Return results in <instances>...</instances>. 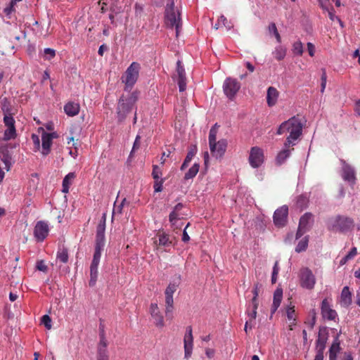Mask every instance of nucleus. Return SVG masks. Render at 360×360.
<instances>
[{
	"mask_svg": "<svg viewBox=\"0 0 360 360\" xmlns=\"http://www.w3.org/2000/svg\"><path fill=\"white\" fill-rule=\"evenodd\" d=\"M165 21L167 27H175L177 37L181 27V21L179 11L174 8L173 0H168L165 8Z\"/></svg>",
	"mask_w": 360,
	"mask_h": 360,
	"instance_id": "3",
	"label": "nucleus"
},
{
	"mask_svg": "<svg viewBox=\"0 0 360 360\" xmlns=\"http://www.w3.org/2000/svg\"><path fill=\"white\" fill-rule=\"evenodd\" d=\"M248 161L252 168L259 167L264 161L263 150L257 146L252 147L250 151Z\"/></svg>",
	"mask_w": 360,
	"mask_h": 360,
	"instance_id": "10",
	"label": "nucleus"
},
{
	"mask_svg": "<svg viewBox=\"0 0 360 360\" xmlns=\"http://www.w3.org/2000/svg\"><path fill=\"white\" fill-rule=\"evenodd\" d=\"M323 11H326L328 12V17L329 18L332 20V21H334V20H338L340 23V25L343 27V25H342V22L341 21V20L335 15V11H334V9L333 8V7L331 6V8L329 7V3L328 2L327 3V8H322Z\"/></svg>",
	"mask_w": 360,
	"mask_h": 360,
	"instance_id": "38",
	"label": "nucleus"
},
{
	"mask_svg": "<svg viewBox=\"0 0 360 360\" xmlns=\"http://www.w3.org/2000/svg\"><path fill=\"white\" fill-rule=\"evenodd\" d=\"M172 311H173V305H166L165 307V314L166 316L171 319L172 318Z\"/></svg>",
	"mask_w": 360,
	"mask_h": 360,
	"instance_id": "56",
	"label": "nucleus"
},
{
	"mask_svg": "<svg viewBox=\"0 0 360 360\" xmlns=\"http://www.w3.org/2000/svg\"><path fill=\"white\" fill-rule=\"evenodd\" d=\"M310 316H311V319L309 321V324L310 326V328H313V327H314V326L315 325V323H316V312H315L314 310H312L310 312Z\"/></svg>",
	"mask_w": 360,
	"mask_h": 360,
	"instance_id": "58",
	"label": "nucleus"
},
{
	"mask_svg": "<svg viewBox=\"0 0 360 360\" xmlns=\"http://www.w3.org/2000/svg\"><path fill=\"white\" fill-rule=\"evenodd\" d=\"M354 225V220L348 217L338 215L328 221V229L330 231L346 233L350 231Z\"/></svg>",
	"mask_w": 360,
	"mask_h": 360,
	"instance_id": "4",
	"label": "nucleus"
},
{
	"mask_svg": "<svg viewBox=\"0 0 360 360\" xmlns=\"http://www.w3.org/2000/svg\"><path fill=\"white\" fill-rule=\"evenodd\" d=\"M292 53L296 56H302L303 53V44L300 41H297L292 44Z\"/></svg>",
	"mask_w": 360,
	"mask_h": 360,
	"instance_id": "40",
	"label": "nucleus"
},
{
	"mask_svg": "<svg viewBox=\"0 0 360 360\" xmlns=\"http://www.w3.org/2000/svg\"><path fill=\"white\" fill-rule=\"evenodd\" d=\"M150 314L154 319L155 323L158 327L164 326L163 317L160 314L158 304L152 303L150 307Z\"/></svg>",
	"mask_w": 360,
	"mask_h": 360,
	"instance_id": "20",
	"label": "nucleus"
},
{
	"mask_svg": "<svg viewBox=\"0 0 360 360\" xmlns=\"http://www.w3.org/2000/svg\"><path fill=\"white\" fill-rule=\"evenodd\" d=\"M116 203V202H115V204ZM127 203V200L126 198H124L121 203L118 205H115L114 206V208H113V210H112V215H115V214H121L122 212V209H123V207L124 206V205Z\"/></svg>",
	"mask_w": 360,
	"mask_h": 360,
	"instance_id": "43",
	"label": "nucleus"
},
{
	"mask_svg": "<svg viewBox=\"0 0 360 360\" xmlns=\"http://www.w3.org/2000/svg\"><path fill=\"white\" fill-rule=\"evenodd\" d=\"M138 97V92L133 91L127 96L122 95L120 98L117 107V114L119 122H122L126 118L127 114L132 110L137 101Z\"/></svg>",
	"mask_w": 360,
	"mask_h": 360,
	"instance_id": "2",
	"label": "nucleus"
},
{
	"mask_svg": "<svg viewBox=\"0 0 360 360\" xmlns=\"http://www.w3.org/2000/svg\"><path fill=\"white\" fill-rule=\"evenodd\" d=\"M103 348V350H107L106 347H107V342H106V340L105 339V338L103 337V335H101V340H100V342H99V345H98V350L101 348Z\"/></svg>",
	"mask_w": 360,
	"mask_h": 360,
	"instance_id": "57",
	"label": "nucleus"
},
{
	"mask_svg": "<svg viewBox=\"0 0 360 360\" xmlns=\"http://www.w3.org/2000/svg\"><path fill=\"white\" fill-rule=\"evenodd\" d=\"M340 162L342 164V178L344 181L348 182L349 185L354 186L356 180L354 168L343 160H341Z\"/></svg>",
	"mask_w": 360,
	"mask_h": 360,
	"instance_id": "13",
	"label": "nucleus"
},
{
	"mask_svg": "<svg viewBox=\"0 0 360 360\" xmlns=\"http://www.w3.org/2000/svg\"><path fill=\"white\" fill-rule=\"evenodd\" d=\"M49 226L47 222L39 221L34 228V236L37 242H43L49 235Z\"/></svg>",
	"mask_w": 360,
	"mask_h": 360,
	"instance_id": "14",
	"label": "nucleus"
},
{
	"mask_svg": "<svg viewBox=\"0 0 360 360\" xmlns=\"http://www.w3.org/2000/svg\"><path fill=\"white\" fill-rule=\"evenodd\" d=\"M68 249L65 247L58 249L57 252V259L63 263H67L68 261Z\"/></svg>",
	"mask_w": 360,
	"mask_h": 360,
	"instance_id": "33",
	"label": "nucleus"
},
{
	"mask_svg": "<svg viewBox=\"0 0 360 360\" xmlns=\"http://www.w3.org/2000/svg\"><path fill=\"white\" fill-rule=\"evenodd\" d=\"M32 140L33 141V143H34L35 148L37 150H39V148H40V139H39V136H37L36 134H32Z\"/></svg>",
	"mask_w": 360,
	"mask_h": 360,
	"instance_id": "54",
	"label": "nucleus"
},
{
	"mask_svg": "<svg viewBox=\"0 0 360 360\" xmlns=\"http://www.w3.org/2000/svg\"><path fill=\"white\" fill-rule=\"evenodd\" d=\"M36 268L37 270L43 272H45L47 270V266L43 260H40L37 262Z\"/></svg>",
	"mask_w": 360,
	"mask_h": 360,
	"instance_id": "53",
	"label": "nucleus"
},
{
	"mask_svg": "<svg viewBox=\"0 0 360 360\" xmlns=\"http://www.w3.org/2000/svg\"><path fill=\"white\" fill-rule=\"evenodd\" d=\"M321 314L323 319L335 322L339 320L338 313L333 309L330 301L327 298L323 299L321 302Z\"/></svg>",
	"mask_w": 360,
	"mask_h": 360,
	"instance_id": "9",
	"label": "nucleus"
},
{
	"mask_svg": "<svg viewBox=\"0 0 360 360\" xmlns=\"http://www.w3.org/2000/svg\"><path fill=\"white\" fill-rule=\"evenodd\" d=\"M326 340H327V338L324 335H319V338L316 340V347L317 352H323L325 347H326Z\"/></svg>",
	"mask_w": 360,
	"mask_h": 360,
	"instance_id": "36",
	"label": "nucleus"
},
{
	"mask_svg": "<svg viewBox=\"0 0 360 360\" xmlns=\"http://www.w3.org/2000/svg\"><path fill=\"white\" fill-rule=\"evenodd\" d=\"M15 4H13L12 1L9 3V4L4 8V12L7 15L9 16L13 11H15Z\"/></svg>",
	"mask_w": 360,
	"mask_h": 360,
	"instance_id": "52",
	"label": "nucleus"
},
{
	"mask_svg": "<svg viewBox=\"0 0 360 360\" xmlns=\"http://www.w3.org/2000/svg\"><path fill=\"white\" fill-rule=\"evenodd\" d=\"M300 281L302 288L312 290L316 284V277L308 267H302L300 271Z\"/></svg>",
	"mask_w": 360,
	"mask_h": 360,
	"instance_id": "7",
	"label": "nucleus"
},
{
	"mask_svg": "<svg viewBox=\"0 0 360 360\" xmlns=\"http://www.w3.org/2000/svg\"><path fill=\"white\" fill-rule=\"evenodd\" d=\"M309 243V237L305 236L304 238L300 240L295 248V251L298 253L305 251L307 248Z\"/></svg>",
	"mask_w": 360,
	"mask_h": 360,
	"instance_id": "35",
	"label": "nucleus"
},
{
	"mask_svg": "<svg viewBox=\"0 0 360 360\" xmlns=\"http://www.w3.org/2000/svg\"><path fill=\"white\" fill-rule=\"evenodd\" d=\"M98 278V267L90 266V280L89 285L93 287L95 285Z\"/></svg>",
	"mask_w": 360,
	"mask_h": 360,
	"instance_id": "39",
	"label": "nucleus"
},
{
	"mask_svg": "<svg viewBox=\"0 0 360 360\" xmlns=\"http://www.w3.org/2000/svg\"><path fill=\"white\" fill-rule=\"evenodd\" d=\"M288 148L289 147L285 148L284 146V148L278 153L276 158V162L277 165H282L290 157L291 150H290Z\"/></svg>",
	"mask_w": 360,
	"mask_h": 360,
	"instance_id": "29",
	"label": "nucleus"
},
{
	"mask_svg": "<svg viewBox=\"0 0 360 360\" xmlns=\"http://www.w3.org/2000/svg\"><path fill=\"white\" fill-rule=\"evenodd\" d=\"M278 98V91L273 86H270L267 89L266 103L269 107L276 105Z\"/></svg>",
	"mask_w": 360,
	"mask_h": 360,
	"instance_id": "21",
	"label": "nucleus"
},
{
	"mask_svg": "<svg viewBox=\"0 0 360 360\" xmlns=\"http://www.w3.org/2000/svg\"><path fill=\"white\" fill-rule=\"evenodd\" d=\"M40 56L46 60H51L56 56V51L51 48H46L40 53Z\"/></svg>",
	"mask_w": 360,
	"mask_h": 360,
	"instance_id": "34",
	"label": "nucleus"
},
{
	"mask_svg": "<svg viewBox=\"0 0 360 360\" xmlns=\"http://www.w3.org/2000/svg\"><path fill=\"white\" fill-rule=\"evenodd\" d=\"M164 183V179H160L158 180H155L154 183V191L156 193L161 192L162 191V184Z\"/></svg>",
	"mask_w": 360,
	"mask_h": 360,
	"instance_id": "47",
	"label": "nucleus"
},
{
	"mask_svg": "<svg viewBox=\"0 0 360 360\" xmlns=\"http://www.w3.org/2000/svg\"><path fill=\"white\" fill-rule=\"evenodd\" d=\"M183 207L184 205L182 203H178L169 214V219L172 225H174L176 221L180 219L179 211L183 208Z\"/></svg>",
	"mask_w": 360,
	"mask_h": 360,
	"instance_id": "28",
	"label": "nucleus"
},
{
	"mask_svg": "<svg viewBox=\"0 0 360 360\" xmlns=\"http://www.w3.org/2000/svg\"><path fill=\"white\" fill-rule=\"evenodd\" d=\"M357 254V249L355 247H353L351 250L348 252L347 255V257H349L350 259L354 258V257Z\"/></svg>",
	"mask_w": 360,
	"mask_h": 360,
	"instance_id": "61",
	"label": "nucleus"
},
{
	"mask_svg": "<svg viewBox=\"0 0 360 360\" xmlns=\"http://www.w3.org/2000/svg\"><path fill=\"white\" fill-rule=\"evenodd\" d=\"M219 20L221 21V25L224 26L228 30H231L233 27V24L231 22H229L226 18L221 15L219 17Z\"/></svg>",
	"mask_w": 360,
	"mask_h": 360,
	"instance_id": "46",
	"label": "nucleus"
},
{
	"mask_svg": "<svg viewBox=\"0 0 360 360\" xmlns=\"http://www.w3.org/2000/svg\"><path fill=\"white\" fill-rule=\"evenodd\" d=\"M278 271H279V267H278V262H276L274 264V266L273 267V271H272L271 282L273 283H275L276 282L277 275L278 274Z\"/></svg>",
	"mask_w": 360,
	"mask_h": 360,
	"instance_id": "48",
	"label": "nucleus"
},
{
	"mask_svg": "<svg viewBox=\"0 0 360 360\" xmlns=\"http://www.w3.org/2000/svg\"><path fill=\"white\" fill-rule=\"evenodd\" d=\"M195 155V152L193 151V150H191L189 151L188 153H187V155L184 160V162H187L189 164V162L191 161V160L193 159V156Z\"/></svg>",
	"mask_w": 360,
	"mask_h": 360,
	"instance_id": "60",
	"label": "nucleus"
},
{
	"mask_svg": "<svg viewBox=\"0 0 360 360\" xmlns=\"http://www.w3.org/2000/svg\"><path fill=\"white\" fill-rule=\"evenodd\" d=\"M341 349L338 338H336L329 349V360H338V354Z\"/></svg>",
	"mask_w": 360,
	"mask_h": 360,
	"instance_id": "24",
	"label": "nucleus"
},
{
	"mask_svg": "<svg viewBox=\"0 0 360 360\" xmlns=\"http://www.w3.org/2000/svg\"><path fill=\"white\" fill-rule=\"evenodd\" d=\"M152 176L155 180H158L161 179L162 171L158 165H153Z\"/></svg>",
	"mask_w": 360,
	"mask_h": 360,
	"instance_id": "45",
	"label": "nucleus"
},
{
	"mask_svg": "<svg viewBox=\"0 0 360 360\" xmlns=\"http://www.w3.org/2000/svg\"><path fill=\"white\" fill-rule=\"evenodd\" d=\"M4 123L6 127V129L4 133V140L10 141L15 139L17 133L15 127V121L13 117L11 115H6L4 117Z\"/></svg>",
	"mask_w": 360,
	"mask_h": 360,
	"instance_id": "12",
	"label": "nucleus"
},
{
	"mask_svg": "<svg viewBox=\"0 0 360 360\" xmlns=\"http://www.w3.org/2000/svg\"><path fill=\"white\" fill-rule=\"evenodd\" d=\"M105 225L103 224V222L98 223L96 229V236H105Z\"/></svg>",
	"mask_w": 360,
	"mask_h": 360,
	"instance_id": "50",
	"label": "nucleus"
},
{
	"mask_svg": "<svg viewBox=\"0 0 360 360\" xmlns=\"http://www.w3.org/2000/svg\"><path fill=\"white\" fill-rule=\"evenodd\" d=\"M240 89V84L236 79L227 77L224 82V93L230 100H233L235 98Z\"/></svg>",
	"mask_w": 360,
	"mask_h": 360,
	"instance_id": "8",
	"label": "nucleus"
},
{
	"mask_svg": "<svg viewBox=\"0 0 360 360\" xmlns=\"http://www.w3.org/2000/svg\"><path fill=\"white\" fill-rule=\"evenodd\" d=\"M193 338L192 335V328L191 326H188L186 328V334L184 338V352L186 359H188L191 356L193 351Z\"/></svg>",
	"mask_w": 360,
	"mask_h": 360,
	"instance_id": "17",
	"label": "nucleus"
},
{
	"mask_svg": "<svg viewBox=\"0 0 360 360\" xmlns=\"http://www.w3.org/2000/svg\"><path fill=\"white\" fill-rule=\"evenodd\" d=\"M274 58L278 60H283L286 55V50L282 46H277L272 53Z\"/></svg>",
	"mask_w": 360,
	"mask_h": 360,
	"instance_id": "32",
	"label": "nucleus"
},
{
	"mask_svg": "<svg viewBox=\"0 0 360 360\" xmlns=\"http://www.w3.org/2000/svg\"><path fill=\"white\" fill-rule=\"evenodd\" d=\"M157 237L158 240L154 242L155 244L158 246L164 247L166 251H167V248L173 246L174 238L168 233L165 232L160 233L157 235Z\"/></svg>",
	"mask_w": 360,
	"mask_h": 360,
	"instance_id": "19",
	"label": "nucleus"
},
{
	"mask_svg": "<svg viewBox=\"0 0 360 360\" xmlns=\"http://www.w3.org/2000/svg\"><path fill=\"white\" fill-rule=\"evenodd\" d=\"M41 323L47 329L49 330L51 328V319L49 315L46 314L41 317Z\"/></svg>",
	"mask_w": 360,
	"mask_h": 360,
	"instance_id": "49",
	"label": "nucleus"
},
{
	"mask_svg": "<svg viewBox=\"0 0 360 360\" xmlns=\"http://www.w3.org/2000/svg\"><path fill=\"white\" fill-rule=\"evenodd\" d=\"M76 177L74 172L68 173L63 179L62 184V192L68 193L69 192L70 186L72 185V181Z\"/></svg>",
	"mask_w": 360,
	"mask_h": 360,
	"instance_id": "27",
	"label": "nucleus"
},
{
	"mask_svg": "<svg viewBox=\"0 0 360 360\" xmlns=\"http://www.w3.org/2000/svg\"><path fill=\"white\" fill-rule=\"evenodd\" d=\"M313 222V215L309 212L305 213L300 219L299 226L296 233V239L302 237L309 229Z\"/></svg>",
	"mask_w": 360,
	"mask_h": 360,
	"instance_id": "15",
	"label": "nucleus"
},
{
	"mask_svg": "<svg viewBox=\"0 0 360 360\" xmlns=\"http://www.w3.org/2000/svg\"><path fill=\"white\" fill-rule=\"evenodd\" d=\"M340 360H353V357L350 352H345Z\"/></svg>",
	"mask_w": 360,
	"mask_h": 360,
	"instance_id": "64",
	"label": "nucleus"
},
{
	"mask_svg": "<svg viewBox=\"0 0 360 360\" xmlns=\"http://www.w3.org/2000/svg\"><path fill=\"white\" fill-rule=\"evenodd\" d=\"M105 243V236H96L95 249L103 250Z\"/></svg>",
	"mask_w": 360,
	"mask_h": 360,
	"instance_id": "41",
	"label": "nucleus"
},
{
	"mask_svg": "<svg viewBox=\"0 0 360 360\" xmlns=\"http://www.w3.org/2000/svg\"><path fill=\"white\" fill-rule=\"evenodd\" d=\"M286 316H287L288 321H290V323L288 326L289 329L292 330L293 329V326H295V324H296V319L295 316L294 307L288 306L287 307Z\"/></svg>",
	"mask_w": 360,
	"mask_h": 360,
	"instance_id": "30",
	"label": "nucleus"
},
{
	"mask_svg": "<svg viewBox=\"0 0 360 360\" xmlns=\"http://www.w3.org/2000/svg\"><path fill=\"white\" fill-rule=\"evenodd\" d=\"M354 112L358 116H360V99L355 102Z\"/></svg>",
	"mask_w": 360,
	"mask_h": 360,
	"instance_id": "63",
	"label": "nucleus"
},
{
	"mask_svg": "<svg viewBox=\"0 0 360 360\" xmlns=\"http://www.w3.org/2000/svg\"><path fill=\"white\" fill-rule=\"evenodd\" d=\"M173 79L176 82L180 92H183L186 89L187 79L186 72L181 61L179 60L176 62V74L173 76Z\"/></svg>",
	"mask_w": 360,
	"mask_h": 360,
	"instance_id": "11",
	"label": "nucleus"
},
{
	"mask_svg": "<svg viewBox=\"0 0 360 360\" xmlns=\"http://www.w3.org/2000/svg\"><path fill=\"white\" fill-rule=\"evenodd\" d=\"M269 32L271 33V34H273L276 39V41L280 43L281 41V36L277 30V27L275 25V23H271L269 26Z\"/></svg>",
	"mask_w": 360,
	"mask_h": 360,
	"instance_id": "42",
	"label": "nucleus"
},
{
	"mask_svg": "<svg viewBox=\"0 0 360 360\" xmlns=\"http://www.w3.org/2000/svg\"><path fill=\"white\" fill-rule=\"evenodd\" d=\"M322 71V74H321V93H323L325 89H326V83H327V75H326V70L324 68H323L321 70Z\"/></svg>",
	"mask_w": 360,
	"mask_h": 360,
	"instance_id": "44",
	"label": "nucleus"
},
{
	"mask_svg": "<svg viewBox=\"0 0 360 360\" xmlns=\"http://www.w3.org/2000/svg\"><path fill=\"white\" fill-rule=\"evenodd\" d=\"M307 51H308L309 55L310 56L313 57L315 54V50H316L314 45L311 42H308L307 44Z\"/></svg>",
	"mask_w": 360,
	"mask_h": 360,
	"instance_id": "55",
	"label": "nucleus"
},
{
	"mask_svg": "<svg viewBox=\"0 0 360 360\" xmlns=\"http://www.w3.org/2000/svg\"><path fill=\"white\" fill-rule=\"evenodd\" d=\"M259 285L258 283L255 284L252 290V293L253 295L252 298L251 300V302L250 304L249 307H252V311L248 312V316L250 317L249 321H252V320H255L257 316V309L258 307V301H257V297L259 295Z\"/></svg>",
	"mask_w": 360,
	"mask_h": 360,
	"instance_id": "18",
	"label": "nucleus"
},
{
	"mask_svg": "<svg viewBox=\"0 0 360 360\" xmlns=\"http://www.w3.org/2000/svg\"><path fill=\"white\" fill-rule=\"evenodd\" d=\"M303 123L297 117H292L288 120L283 122L277 130V134L281 135L285 132H289V136L286 138L284 143L285 147L295 146V141L300 138L302 134Z\"/></svg>",
	"mask_w": 360,
	"mask_h": 360,
	"instance_id": "1",
	"label": "nucleus"
},
{
	"mask_svg": "<svg viewBox=\"0 0 360 360\" xmlns=\"http://www.w3.org/2000/svg\"><path fill=\"white\" fill-rule=\"evenodd\" d=\"M198 171H199V165L195 163L185 174L184 179L186 180L193 179L198 174Z\"/></svg>",
	"mask_w": 360,
	"mask_h": 360,
	"instance_id": "37",
	"label": "nucleus"
},
{
	"mask_svg": "<svg viewBox=\"0 0 360 360\" xmlns=\"http://www.w3.org/2000/svg\"><path fill=\"white\" fill-rule=\"evenodd\" d=\"M140 70V65L133 62L125 71L124 75L122 77V81L124 83V91L129 92L136 84Z\"/></svg>",
	"mask_w": 360,
	"mask_h": 360,
	"instance_id": "5",
	"label": "nucleus"
},
{
	"mask_svg": "<svg viewBox=\"0 0 360 360\" xmlns=\"http://www.w3.org/2000/svg\"><path fill=\"white\" fill-rule=\"evenodd\" d=\"M214 131L212 130L209 134V146L212 156L216 158H221L226 152L227 140L221 139L217 141V137H214Z\"/></svg>",
	"mask_w": 360,
	"mask_h": 360,
	"instance_id": "6",
	"label": "nucleus"
},
{
	"mask_svg": "<svg viewBox=\"0 0 360 360\" xmlns=\"http://www.w3.org/2000/svg\"><path fill=\"white\" fill-rule=\"evenodd\" d=\"M103 250H99V249H94V256H93V259H97L98 261L101 260V252H102Z\"/></svg>",
	"mask_w": 360,
	"mask_h": 360,
	"instance_id": "59",
	"label": "nucleus"
},
{
	"mask_svg": "<svg viewBox=\"0 0 360 360\" xmlns=\"http://www.w3.org/2000/svg\"><path fill=\"white\" fill-rule=\"evenodd\" d=\"M79 105L75 102H68L64 106L65 112L70 117L77 115L79 112Z\"/></svg>",
	"mask_w": 360,
	"mask_h": 360,
	"instance_id": "23",
	"label": "nucleus"
},
{
	"mask_svg": "<svg viewBox=\"0 0 360 360\" xmlns=\"http://www.w3.org/2000/svg\"><path fill=\"white\" fill-rule=\"evenodd\" d=\"M352 303V293L348 286H345L340 295V304L344 307H349Z\"/></svg>",
	"mask_w": 360,
	"mask_h": 360,
	"instance_id": "22",
	"label": "nucleus"
},
{
	"mask_svg": "<svg viewBox=\"0 0 360 360\" xmlns=\"http://www.w3.org/2000/svg\"><path fill=\"white\" fill-rule=\"evenodd\" d=\"M181 277L179 276L176 281H174L172 282H170L168 285L167 288L165 290V294L168 295H172L174 293V292L176 290L179 284L180 283Z\"/></svg>",
	"mask_w": 360,
	"mask_h": 360,
	"instance_id": "31",
	"label": "nucleus"
},
{
	"mask_svg": "<svg viewBox=\"0 0 360 360\" xmlns=\"http://www.w3.org/2000/svg\"><path fill=\"white\" fill-rule=\"evenodd\" d=\"M98 360H108L107 350H103L102 347L98 350Z\"/></svg>",
	"mask_w": 360,
	"mask_h": 360,
	"instance_id": "51",
	"label": "nucleus"
},
{
	"mask_svg": "<svg viewBox=\"0 0 360 360\" xmlns=\"http://www.w3.org/2000/svg\"><path fill=\"white\" fill-rule=\"evenodd\" d=\"M283 297V290L276 289L274 293L273 304L271 306V314H274L279 307Z\"/></svg>",
	"mask_w": 360,
	"mask_h": 360,
	"instance_id": "26",
	"label": "nucleus"
},
{
	"mask_svg": "<svg viewBox=\"0 0 360 360\" xmlns=\"http://www.w3.org/2000/svg\"><path fill=\"white\" fill-rule=\"evenodd\" d=\"M53 141L44 133L41 134V153L43 155H47L51 151V147Z\"/></svg>",
	"mask_w": 360,
	"mask_h": 360,
	"instance_id": "25",
	"label": "nucleus"
},
{
	"mask_svg": "<svg viewBox=\"0 0 360 360\" xmlns=\"http://www.w3.org/2000/svg\"><path fill=\"white\" fill-rule=\"evenodd\" d=\"M288 214V207L283 205L278 208L274 214V222L277 226H283L286 221Z\"/></svg>",
	"mask_w": 360,
	"mask_h": 360,
	"instance_id": "16",
	"label": "nucleus"
},
{
	"mask_svg": "<svg viewBox=\"0 0 360 360\" xmlns=\"http://www.w3.org/2000/svg\"><path fill=\"white\" fill-rule=\"evenodd\" d=\"M4 163L5 165V168L6 169L7 171H8L11 166V158L9 157H6L4 159Z\"/></svg>",
	"mask_w": 360,
	"mask_h": 360,
	"instance_id": "62",
	"label": "nucleus"
}]
</instances>
